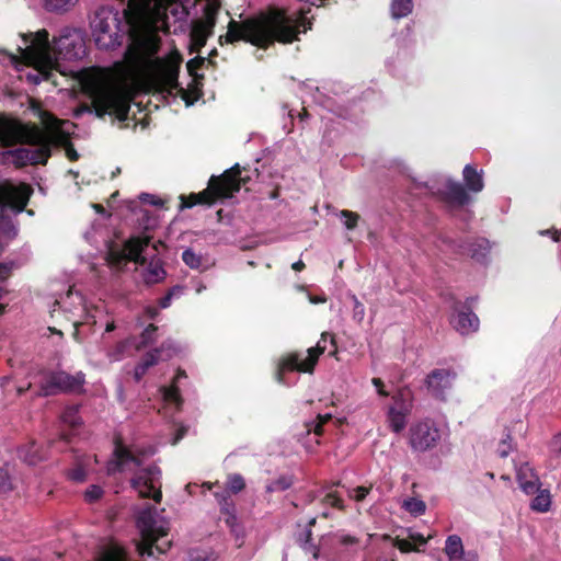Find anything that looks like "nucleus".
Wrapping results in <instances>:
<instances>
[{
	"mask_svg": "<svg viewBox=\"0 0 561 561\" xmlns=\"http://www.w3.org/2000/svg\"><path fill=\"white\" fill-rule=\"evenodd\" d=\"M124 9L125 28L139 53L148 59L152 81L161 91L171 93L179 88V73L183 61L178 49L167 57H154L161 46L159 23L167 18V10L176 0H119Z\"/></svg>",
	"mask_w": 561,
	"mask_h": 561,
	"instance_id": "nucleus-1",
	"label": "nucleus"
},
{
	"mask_svg": "<svg viewBox=\"0 0 561 561\" xmlns=\"http://www.w3.org/2000/svg\"><path fill=\"white\" fill-rule=\"evenodd\" d=\"M309 12L310 8L307 11L300 9L298 21L293 20L284 10L279 9H271L240 22L231 19L227 25V33L218 38L219 45L224 46L242 41L259 48L267 49L275 42L291 44L298 39L300 26L304 27V32L311 28V22L306 18Z\"/></svg>",
	"mask_w": 561,
	"mask_h": 561,
	"instance_id": "nucleus-2",
	"label": "nucleus"
},
{
	"mask_svg": "<svg viewBox=\"0 0 561 561\" xmlns=\"http://www.w3.org/2000/svg\"><path fill=\"white\" fill-rule=\"evenodd\" d=\"M25 48H19L26 66L34 67L45 79L58 65V59L73 60L85 55V45L80 31L65 27L49 41V33L42 28L23 35Z\"/></svg>",
	"mask_w": 561,
	"mask_h": 561,
	"instance_id": "nucleus-3",
	"label": "nucleus"
},
{
	"mask_svg": "<svg viewBox=\"0 0 561 561\" xmlns=\"http://www.w3.org/2000/svg\"><path fill=\"white\" fill-rule=\"evenodd\" d=\"M80 80L98 117L111 115L121 122L128 119L133 94L122 83L121 62L116 64L113 72L95 68L85 70Z\"/></svg>",
	"mask_w": 561,
	"mask_h": 561,
	"instance_id": "nucleus-4",
	"label": "nucleus"
},
{
	"mask_svg": "<svg viewBox=\"0 0 561 561\" xmlns=\"http://www.w3.org/2000/svg\"><path fill=\"white\" fill-rule=\"evenodd\" d=\"M243 168L236 163L220 175H211L207 187L198 193L181 196V208H192L196 205L213 206L219 201L234 196L250 181V176H242Z\"/></svg>",
	"mask_w": 561,
	"mask_h": 561,
	"instance_id": "nucleus-5",
	"label": "nucleus"
},
{
	"mask_svg": "<svg viewBox=\"0 0 561 561\" xmlns=\"http://www.w3.org/2000/svg\"><path fill=\"white\" fill-rule=\"evenodd\" d=\"M136 524L141 535V540L137 545L139 556H152L153 548L161 554L170 549V541L159 543L160 539L168 536L169 528L157 520L154 506L148 505L140 511L137 515Z\"/></svg>",
	"mask_w": 561,
	"mask_h": 561,
	"instance_id": "nucleus-6",
	"label": "nucleus"
},
{
	"mask_svg": "<svg viewBox=\"0 0 561 561\" xmlns=\"http://www.w3.org/2000/svg\"><path fill=\"white\" fill-rule=\"evenodd\" d=\"M329 337L330 344L332 346V348L329 351V356H335L337 354L335 335L328 332H323L317 345L313 347H309L307 350L308 355L306 358H302L301 354L298 352L288 353L280 358L275 376L277 382H284L285 371H299L312 374L320 355H322L328 348L327 341Z\"/></svg>",
	"mask_w": 561,
	"mask_h": 561,
	"instance_id": "nucleus-7",
	"label": "nucleus"
},
{
	"mask_svg": "<svg viewBox=\"0 0 561 561\" xmlns=\"http://www.w3.org/2000/svg\"><path fill=\"white\" fill-rule=\"evenodd\" d=\"M91 28L98 47L114 49L123 42L128 31L125 28V16L119 18L118 12L108 9H101L95 12Z\"/></svg>",
	"mask_w": 561,
	"mask_h": 561,
	"instance_id": "nucleus-8",
	"label": "nucleus"
},
{
	"mask_svg": "<svg viewBox=\"0 0 561 561\" xmlns=\"http://www.w3.org/2000/svg\"><path fill=\"white\" fill-rule=\"evenodd\" d=\"M150 241L151 238L149 236L133 237L124 243L123 248L111 242L105 256L107 265L117 272L123 271L129 261L145 265L147 259L142 255V252L149 245Z\"/></svg>",
	"mask_w": 561,
	"mask_h": 561,
	"instance_id": "nucleus-9",
	"label": "nucleus"
},
{
	"mask_svg": "<svg viewBox=\"0 0 561 561\" xmlns=\"http://www.w3.org/2000/svg\"><path fill=\"white\" fill-rule=\"evenodd\" d=\"M84 385V375L78 373L70 375L64 370L46 371L43 374L39 382V392L42 397L56 396L58 393H79Z\"/></svg>",
	"mask_w": 561,
	"mask_h": 561,
	"instance_id": "nucleus-10",
	"label": "nucleus"
},
{
	"mask_svg": "<svg viewBox=\"0 0 561 561\" xmlns=\"http://www.w3.org/2000/svg\"><path fill=\"white\" fill-rule=\"evenodd\" d=\"M161 476V469L152 463L135 474L130 483L140 497L152 499L156 503H160L162 500Z\"/></svg>",
	"mask_w": 561,
	"mask_h": 561,
	"instance_id": "nucleus-11",
	"label": "nucleus"
},
{
	"mask_svg": "<svg viewBox=\"0 0 561 561\" xmlns=\"http://www.w3.org/2000/svg\"><path fill=\"white\" fill-rule=\"evenodd\" d=\"M476 300V297H468L465 301L455 299L451 305L453 314L449 322L461 335H468L479 330L480 320L472 311V304Z\"/></svg>",
	"mask_w": 561,
	"mask_h": 561,
	"instance_id": "nucleus-12",
	"label": "nucleus"
},
{
	"mask_svg": "<svg viewBox=\"0 0 561 561\" xmlns=\"http://www.w3.org/2000/svg\"><path fill=\"white\" fill-rule=\"evenodd\" d=\"M440 438L438 428L431 421H422L410 427V445L416 451L435 447Z\"/></svg>",
	"mask_w": 561,
	"mask_h": 561,
	"instance_id": "nucleus-13",
	"label": "nucleus"
},
{
	"mask_svg": "<svg viewBox=\"0 0 561 561\" xmlns=\"http://www.w3.org/2000/svg\"><path fill=\"white\" fill-rule=\"evenodd\" d=\"M32 193V187L26 183H7L0 186V203L21 213L25 209Z\"/></svg>",
	"mask_w": 561,
	"mask_h": 561,
	"instance_id": "nucleus-14",
	"label": "nucleus"
},
{
	"mask_svg": "<svg viewBox=\"0 0 561 561\" xmlns=\"http://www.w3.org/2000/svg\"><path fill=\"white\" fill-rule=\"evenodd\" d=\"M456 377L457 374L453 369L435 368L426 376L424 383L433 398L445 401Z\"/></svg>",
	"mask_w": 561,
	"mask_h": 561,
	"instance_id": "nucleus-15",
	"label": "nucleus"
},
{
	"mask_svg": "<svg viewBox=\"0 0 561 561\" xmlns=\"http://www.w3.org/2000/svg\"><path fill=\"white\" fill-rule=\"evenodd\" d=\"M3 154L11 157L15 167L22 168L28 164H46L50 157V150L46 145L41 148L20 147L4 151Z\"/></svg>",
	"mask_w": 561,
	"mask_h": 561,
	"instance_id": "nucleus-16",
	"label": "nucleus"
},
{
	"mask_svg": "<svg viewBox=\"0 0 561 561\" xmlns=\"http://www.w3.org/2000/svg\"><path fill=\"white\" fill-rule=\"evenodd\" d=\"M442 241L453 248L456 253H468L477 262H483L491 250L490 241L485 238H474L462 243H456L448 237H442Z\"/></svg>",
	"mask_w": 561,
	"mask_h": 561,
	"instance_id": "nucleus-17",
	"label": "nucleus"
},
{
	"mask_svg": "<svg viewBox=\"0 0 561 561\" xmlns=\"http://www.w3.org/2000/svg\"><path fill=\"white\" fill-rule=\"evenodd\" d=\"M144 453H133L127 446H125L119 437L115 439V448L113 451V459L107 463V473L115 474L123 472L128 462L134 463L136 467L142 465L141 457Z\"/></svg>",
	"mask_w": 561,
	"mask_h": 561,
	"instance_id": "nucleus-18",
	"label": "nucleus"
},
{
	"mask_svg": "<svg viewBox=\"0 0 561 561\" xmlns=\"http://www.w3.org/2000/svg\"><path fill=\"white\" fill-rule=\"evenodd\" d=\"M436 195L440 202L450 208H462L472 201L466 187L453 180H447L444 188L438 190Z\"/></svg>",
	"mask_w": 561,
	"mask_h": 561,
	"instance_id": "nucleus-19",
	"label": "nucleus"
},
{
	"mask_svg": "<svg viewBox=\"0 0 561 561\" xmlns=\"http://www.w3.org/2000/svg\"><path fill=\"white\" fill-rule=\"evenodd\" d=\"M173 348L170 342H163L160 347L147 352L140 362L135 366L134 378L139 382L147 374L148 369L159 363L160 359H167L172 356Z\"/></svg>",
	"mask_w": 561,
	"mask_h": 561,
	"instance_id": "nucleus-20",
	"label": "nucleus"
},
{
	"mask_svg": "<svg viewBox=\"0 0 561 561\" xmlns=\"http://www.w3.org/2000/svg\"><path fill=\"white\" fill-rule=\"evenodd\" d=\"M21 141L20 144H27L33 148H41L46 145L51 151V139L36 125H24L21 123Z\"/></svg>",
	"mask_w": 561,
	"mask_h": 561,
	"instance_id": "nucleus-21",
	"label": "nucleus"
},
{
	"mask_svg": "<svg viewBox=\"0 0 561 561\" xmlns=\"http://www.w3.org/2000/svg\"><path fill=\"white\" fill-rule=\"evenodd\" d=\"M216 497L220 505V516L219 519L224 520L225 524L230 528L232 533L238 535L239 524L238 517L236 515V505L233 501L230 499L228 494H218L216 493Z\"/></svg>",
	"mask_w": 561,
	"mask_h": 561,
	"instance_id": "nucleus-22",
	"label": "nucleus"
},
{
	"mask_svg": "<svg viewBox=\"0 0 561 561\" xmlns=\"http://www.w3.org/2000/svg\"><path fill=\"white\" fill-rule=\"evenodd\" d=\"M21 123L0 117V142L3 147H11L21 141Z\"/></svg>",
	"mask_w": 561,
	"mask_h": 561,
	"instance_id": "nucleus-23",
	"label": "nucleus"
},
{
	"mask_svg": "<svg viewBox=\"0 0 561 561\" xmlns=\"http://www.w3.org/2000/svg\"><path fill=\"white\" fill-rule=\"evenodd\" d=\"M516 479L520 489L526 494H535L539 490V478L527 462L519 466L516 472Z\"/></svg>",
	"mask_w": 561,
	"mask_h": 561,
	"instance_id": "nucleus-24",
	"label": "nucleus"
},
{
	"mask_svg": "<svg viewBox=\"0 0 561 561\" xmlns=\"http://www.w3.org/2000/svg\"><path fill=\"white\" fill-rule=\"evenodd\" d=\"M462 176L465 182L463 186L468 192L476 194L483 190L484 182L482 170L478 171V169L474 165L467 164L462 170Z\"/></svg>",
	"mask_w": 561,
	"mask_h": 561,
	"instance_id": "nucleus-25",
	"label": "nucleus"
},
{
	"mask_svg": "<svg viewBox=\"0 0 561 561\" xmlns=\"http://www.w3.org/2000/svg\"><path fill=\"white\" fill-rule=\"evenodd\" d=\"M214 34L213 31L205 28L202 25L193 22L192 28L190 32V51L198 53L207 43V39Z\"/></svg>",
	"mask_w": 561,
	"mask_h": 561,
	"instance_id": "nucleus-26",
	"label": "nucleus"
},
{
	"mask_svg": "<svg viewBox=\"0 0 561 561\" xmlns=\"http://www.w3.org/2000/svg\"><path fill=\"white\" fill-rule=\"evenodd\" d=\"M393 405L390 408L400 412L411 414L413 408V396L408 388L399 389L393 396Z\"/></svg>",
	"mask_w": 561,
	"mask_h": 561,
	"instance_id": "nucleus-27",
	"label": "nucleus"
},
{
	"mask_svg": "<svg viewBox=\"0 0 561 561\" xmlns=\"http://www.w3.org/2000/svg\"><path fill=\"white\" fill-rule=\"evenodd\" d=\"M167 276V272L160 260H152L144 272V282L147 285H153L162 282Z\"/></svg>",
	"mask_w": 561,
	"mask_h": 561,
	"instance_id": "nucleus-28",
	"label": "nucleus"
},
{
	"mask_svg": "<svg viewBox=\"0 0 561 561\" xmlns=\"http://www.w3.org/2000/svg\"><path fill=\"white\" fill-rule=\"evenodd\" d=\"M445 552L450 561H465L461 538L457 535L448 536L446 539Z\"/></svg>",
	"mask_w": 561,
	"mask_h": 561,
	"instance_id": "nucleus-29",
	"label": "nucleus"
},
{
	"mask_svg": "<svg viewBox=\"0 0 561 561\" xmlns=\"http://www.w3.org/2000/svg\"><path fill=\"white\" fill-rule=\"evenodd\" d=\"M220 4L217 2H208L204 8V16L202 20L194 21L196 24L204 26L205 28L213 31L217 23V15L219 12Z\"/></svg>",
	"mask_w": 561,
	"mask_h": 561,
	"instance_id": "nucleus-30",
	"label": "nucleus"
},
{
	"mask_svg": "<svg viewBox=\"0 0 561 561\" xmlns=\"http://www.w3.org/2000/svg\"><path fill=\"white\" fill-rule=\"evenodd\" d=\"M335 485H340V481L325 488L327 492L322 496L321 503L325 506H330L339 511H344L345 505L341 494L336 490H333V486Z\"/></svg>",
	"mask_w": 561,
	"mask_h": 561,
	"instance_id": "nucleus-31",
	"label": "nucleus"
},
{
	"mask_svg": "<svg viewBox=\"0 0 561 561\" xmlns=\"http://www.w3.org/2000/svg\"><path fill=\"white\" fill-rule=\"evenodd\" d=\"M409 415H410L409 413L400 412V411L389 408L388 413H387V421L389 424V428L393 433H397V434L401 433L407 426V417Z\"/></svg>",
	"mask_w": 561,
	"mask_h": 561,
	"instance_id": "nucleus-32",
	"label": "nucleus"
},
{
	"mask_svg": "<svg viewBox=\"0 0 561 561\" xmlns=\"http://www.w3.org/2000/svg\"><path fill=\"white\" fill-rule=\"evenodd\" d=\"M19 457L28 465H36L43 460L37 445L32 442L19 448Z\"/></svg>",
	"mask_w": 561,
	"mask_h": 561,
	"instance_id": "nucleus-33",
	"label": "nucleus"
},
{
	"mask_svg": "<svg viewBox=\"0 0 561 561\" xmlns=\"http://www.w3.org/2000/svg\"><path fill=\"white\" fill-rule=\"evenodd\" d=\"M335 545L341 552L354 553L358 550L359 538L347 534H336Z\"/></svg>",
	"mask_w": 561,
	"mask_h": 561,
	"instance_id": "nucleus-34",
	"label": "nucleus"
},
{
	"mask_svg": "<svg viewBox=\"0 0 561 561\" xmlns=\"http://www.w3.org/2000/svg\"><path fill=\"white\" fill-rule=\"evenodd\" d=\"M537 495L531 501L530 507L531 510L539 512V513H546L550 510L551 506V496L550 492L548 490H538Z\"/></svg>",
	"mask_w": 561,
	"mask_h": 561,
	"instance_id": "nucleus-35",
	"label": "nucleus"
},
{
	"mask_svg": "<svg viewBox=\"0 0 561 561\" xmlns=\"http://www.w3.org/2000/svg\"><path fill=\"white\" fill-rule=\"evenodd\" d=\"M391 16L393 19H402L408 16L413 10L412 0H391Z\"/></svg>",
	"mask_w": 561,
	"mask_h": 561,
	"instance_id": "nucleus-36",
	"label": "nucleus"
},
{
	"mask_svg": "<svg viewBox=\"0 0 561 561\" xmlns=\"http://www.w3.org/2000/svg\"><path fill=\"white\" fill-rule=\"evenodd\" d=\"M163 400L167 403L174 404L178 410L181 409L183 404V398L180 392V388L175 383H171L169 387L161 388Z\"/></svg>",
	"mask_w": 561,
	"mask_h": 561,
	"instance_id": "nucleus-37",
	"label": "nucleus"
},
{
	"mask_svg": "<svg viewBox=\"0 0 561 561\" xmlns=\"http://www.w3.org/2000/svg\"><path fill=\"white\" fill-rule=\"evenodd\" d=\"M61 421L69 425L71 428L79 427L81 425L79 408L76 405L66 408L61 414Z\"/></svg>",
	"mask_w": 561,
	"mask_h": 561,
	"instance_id": "nucleus-38",
	"label": "nucleus"
},
{
	"mask_svg": "<svg viewBox=\"0 0 561 561\" xmlns=\"http://www.w3.org/2000/svg\"><path fill=\"white\" fill-rule=\"evenodd\" d=\"M402 507L414 516H420L425 513L426 504L424 501L410 497L404 500Z\"/></svg>",
	"mask_w": 561,
	"mask_h": 561,
	"instance_id": "nucleus-39",
	"label": "nucleus"
},
{
	"mask_svg": "<svg viewBox=\"0 0 561 561\" xmlns=\"http://www.w3.org/2000/svg\"><path fill=\"white\" fill-rule=\"evenodd\" d=\"M44 7L50 12H66L76 2V0H43Z\"/></svg>",
	"mask_w": 561,
	"mask_h": 561,
	"instance_id": "nucleus-40",
	"label": "nucleus"
},
{
	"mask_svg": "<svg viewBox=\"0 0 561 561\" xmlns=\"http://www.w3.org/2000/svg\"><path fill=\"white\" fill-rule=\"evenodd\" d=\"M158 327L153 323H150L140 334V342L137 346V348H144L148 345L152 344L157 340V333Z\"/></svg>",
	"mask_w": 561,
	"mask_h": 561,
	"instance_id": "nucleus-41",
	"label": "nucleus"
},
{
	"mask_svg": "<svg viewBox=\"0 0 561 561\" xmlns=\"http://www.w3.org/2000/svg\"><path fill=\"white\" fill-rule=\"evenodd\" d=\"M291 485H293V479L287 476H282L266 485V492L273 493V492L286 491Z\"/></svg>",
	"mask_w": 561,
	"mask_h": 561,
	"instance_id": "nucleus-42",
	"label": "nucleus"
},
{
	"mask_svg": "<svg viewBox=\"0 0 561 561\" xmlns=\"http://www.w3.org/2000/svg\"><path fill=\"white\" fill-rule=\"evenodd\" d=\"M245 488L244 478L239 473L228 476L227 491L233 494H238Z\"/></svg>",
	"mask_w": 561,
	"mask_h": 561,
	"instance_id": "nucleus-43",
	"label": "nucleus"
},
{
	"mask_svg": "<svg viewBox=\"0 0 561 561\" xmlns=\"http://www.w3.org/2000/svg\"><path fill=\"white\" fill-rule=\"evenodd\" d=\"M182 260L191 268L197 270L202 265V256L196 254L192 249L183 251Z\"/></svg>",
	"mask_w": 561,
	"mask_h": 561,
	"instance_id": "nucleus-44",
	"label": "nucleus"
},
{
	"mask_svg": "<svg viewBox=\"0 0 561 561\" xmlns=\"http://www.w3.org/2000/svg\"><path fill=\"white\" fill-rule=\"evenodd\" d=\"M340 217L344 219V226L347 230L355 229L360 219V216L357 213L347 209L341 210Z\"/></svg>",
	"mask_w": 561,
	"mask_h": 561,
	"instance_id": "nucleus-45",
	"label": "nucleus"
},
{
	"mask_svg": "<svg viewBox=\"0 0 561 561\" xmlns=\"http://www.w3.org/2000/svg\"><path fill=\"white\" fill-rule=\"evenodd\" d=\"M205 62L206 58L201 56L190 59L186 64L188 75L195 79L203 78V76H198L197 70L202 69L205 66Z\"/></svg>",
	"mask_w": 561,
	"mask_h": 561,
	"instance_id": "nucleus-46",
	"label": "nucleus"
},
{
	"mask_svg": "<svg viewBox=\"0 0 561 561\" xmlns=\"http://www.w3.org/2000/svg\"><path fill=\"white\" fill-rule=\"evenodd\" d=\"M393 546L396 548H398L401 552L403 553H407V552H412V551H415V552H420L421 550L419 549V547H416L412 540L409 538V539H400L399 537H397L393 541Z\"/></svg>",
	"mask_w": 561,
	"mask_h": 561,
	"instance_id": "nucleus-47",
	"label": "nucleus"
},
{
	"mask_svg": "<svg viewBox=\"0 0 561 561\" xmlns=\"http://www.w3.org/2000/svg\"><path fill=\"white\" fill-rule=\"evenodd\" d=\"M127 348L128 341H121L110 351L108 356L112 360H119L121 358L124 357Z\"/></svg>",
	"mask_w": 561,
	"mask_h": 561,
	"instance_id": "nucleus-48",
	"label": "nucleus"
},
{
	"mask_svg": "<svg viewBox=\"0 0 561 561\" xmlns=\"http://www.w3.org/2000/svg\"><path fill=\"white\" fill-rule=\"evenodd\" d=\"M371 486L359 485L348 492V496L356 502H362L370 493Z\"/></svg>",
	"mask_w": 561,
	"mask_h": 561,
	"instance_id": "nucleus-49",
	"label": "nucleus"
},
{
	"mask_svg": "<svg viewBox=\"0 0 561 561\" xmlns=\"http://www.w3.org/2000/svg\"><path fill=\"white\" fill-rule=\"evenodd\" d=\"M102 495H103L102 488L99 485L92 484L87 489V491L84 493V499L87 502L93 503V502H96L98 500H100L102 497Z\"/></svg>",
	"mask_w": 561,
	"mask_h": 561,
	"instance_id": "nucleus-50",
	"label": "nucleus"
},
{
	"mask_svg": "<svg viewBox=\"0 0 561 561\" xmlns=\"http://www.w3.org/2000/svg\"><path fill=\"white\" fill-rule=\"evenodd\" d=\"M352 300L354 302L353 307V319L360 323L365 317V307L364 305L357 299L355 295L352 296Z\"/></svg>",
	"mask_w": 561,
	"mask_h": 561,
	"instance_id": "nucleus-51",
	"label": "nucleus"
},
{
	"mask_svg": "<svg viewBox=\"0 0 561 561\" xmlns=\"http://www.w3.org/2000/svg\"><path fill=\"white\" fill-rule=\"evenodd\" d=\"M512 437L511 434H506V437L503 438L497 447V454L500 457L505 458L508 456V454L512 451Z\"/></svg>",
	"mask_w": 561,
	"mask_h": 561,
	"instance_id": "nucleus-52",
	"label": "nucleus"
},
{
	"mask_svg": "<svg viewBox=\"0 0 561 561\" xmlns=\"http://www.w3.org/2000/svg\"><path fill=\"white\" fill-rule=\"evenodd\" d=\"M12 490L11 479L8 471L0 468V494H5Z\"/></svg>",
	"mask_w": 561,
	"mask_h": 561,
	"instance_id": "nucleus-53",
	"label": "nucleus"
},
{
	"mask_svg": "<svg viewBox=\"0 0 561 561\" xmlns=\"http://www.w3.org/2000/svg\"><path fill=\"white\" fill-rule=\"evenodd\" d=\"M68 477L70 480H72L75 482H83L87 478V472H85L84 468L79 466V467L71 469L68 473Z\"/></svg>",
	"mask_w": 561,
	"mask_h": 561,
	"instance_id": "nucleus-54",
	"label": "nucleus"
},
{
	"mask_svg": "<svg viewBox=\"0 0 561 561\" xmlns=\"http://www.w3.org/2000/svg\"><path fill=\"white\" fill-rule=\"evenodd\" d=\"M323 426L324 425L317 420L306 423L307 433L309 434L313 432L317 436H321L323 434Z\"/></svg>",
	"mask_w": 561,
	"mask_h": 561,
	"instance_id": "nucleus-55",
	"label": "nucleus"
},
{
	"mask_svg": "<svg viewBox=\"0 0 561 561\" xmlns=\"http://www.w3.org/2000/svg\"><path fill=\"white\" fill-rule=\"evenodd\" d=\"M140 199L145 203H149L151 205H154V206H162L163 205V202L161 198L152 195V194H148V193H142L140 195Z\"/></svg>",
	"mask_w": 561,
	"mask_h": 561,
	"instance_id": "nucleus-56",
	"label": "nucleus"
},
{
	"mask_svg": "<svg viewBox=\"0 0 561 561\" xmlns=\"http://www.w3.org/2000/svg\"><path fill=\"white\" fill-rule=\"evenodd\" d=\"M371 382L376 387L379 396H381V397L389 396V393L385 390L383 381L380 378H373Z\"/></svg>",
	"mask_w": 561,
	"mask_h": 561,
	"instance_id": "nucleus-57",
	"label": "nucleus"
},
{
	"mask_svg": "<svg viewBox=\"0 0 561 561\" xmlns=\"http://www.w3.org/2000/svg\"><path fill=\"white\" fill-rule=\"evenodd\" d=\"M410 539L412 542L417 546H425L427 543V539L422 534H411Z\"/></svg>",
	"mask_w": 561,
	"mask_h": 561,
	"instance_id": "nucleus-58",
	"label": "nucleus"
},
{
	"mask_svg": "<svg viewBox=\"0 0 561 561\" xmlns=\"http://www.w3.org/2000/svg\"><path fill=\"white\" fill-rule=\"evenodd\" d=\"M187 433V428L185 426H180L176 430L175 436L173 438V445L178 444Z\"/></svg>",
	"mask_w": 561,
	"mask_h": 561,
	"instance_id": "nucleus-59",
	"label": "nucleus"
},
{
	"mask_svg": "<svg viewBox=\"0 0 561 561\" xmlns=\"http://www.w3.org/2000/svg\"><path fill=\"white\" fill-rule=\"evenodd\" d=\"M66 153L70 161H77L79 159V153L72 147V145H69V147L66 149Z\"/></svg>",
	"mask_w": 561,
	"mask_h": 561,
	"instance_id": "nucleus-60",
	"label": "nucleus"
},
{
	"mask_svg": "<svg viewBox=\"0 0 561 561\" xmlns=\"http://www.w3.org/2000/svg\"><path fill=\"white\" fill-rule=\"evenodd\" d=\"M172 297L171 295L165 294L162 298L159 300V306L162 309L168 308L171 305Z\"/></svg>",
	"mask_w": 561,
	"mask_h": 561,
	"instance_id": "nucleus-61",
	"label": "nucleus"
},
{
	"mask_svg": "<svg viewBox=\"0 0 561 561\" xmlns=\"http://www.w3.org/2000/svg\"><path fill=\"white\" fill-rule=\"evenodd\" d=\"M186 377H187L186 371L184 369H182L181 367H179L176 369V374H175V376H174V378L172 380V383L178 385L180 379L186 378Z\"/></svg>",
	"mask_w": 561,
	"mask_h": 561,
	"instance_id": "nucleus-62",
	"label": "nucleus"
},
{
	"mask_svg": "<svg viewBox=\"0 0 561 561\" xmlns=\"http://www.w3.org/2000/svg\"><path fill=\"white\" fill-rule=\"evenodd\" d=\"M182 291H183V286H181V285H175V286L171 287V288L167 291V294H168V295H171V297L173 298V296H175V295H180Z\"/></svg>",
	"mask_w": 561,
	"mask_h": 561,
	"instance_id": "nucleus-63",
	"label": "nucleus"
},
{
	"mask_svg": "<svg viewBox=\"0 0 561 561\" xmlns=\"http://www.w3.org/2000/svg\"><path fill=\"white\" fill-rule=\"evenodd\" d=\"M554 448L561 454V435H556L552 440Z\"/></svg>",
	"mask_w": 561,
	"mask_h": 561,
	"instance_id": "nucleus-64",
	"label": "nucleus"
}]
</instances>
